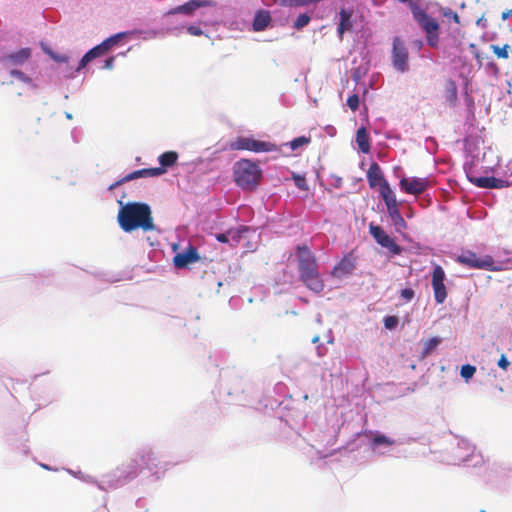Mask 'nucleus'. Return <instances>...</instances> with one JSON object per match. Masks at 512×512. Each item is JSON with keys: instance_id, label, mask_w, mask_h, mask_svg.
Here are the masks:
<instances>
[{"instance_id": "nucleus-22", "label": "nucleus", "mask_w": 512, "mask_h": 512, "mask_svg": "<svg viewBox=\"0 0 512 512\" xmlns=\"http://www.w3.org/2000/svg\"><path fill=\"white\" fill-rule=\"evenodd\" d=\"M271 16L268 11H259L253 20V29L255 31H263L269 25Z\"/></svg>"}, {"instance_id": "nucleus-34", "label": "nucleus", "mask_w": 512, "mask_h": 512, "mask_svg": "<svg viewBox=\"0 0 512 512\" xmlns=\"http://www.w3.org/2000/svg\"><path fill=\"white\" fill-rule=\"evenodd\" d=\"M10 69H11L10 70V75L12 77H16L17 79L21 80L24 83H30L31 82V79L26 74H24L22 71L17 70L15 68H10Z\"/></svg>"}, {"instance_id": "nucleus-23", "label": "nucleus", "mask_w": 512, "mask_h": 512, "mask_svg": "<svg viewBox=\"0 0 512 512\" xmlns=\"http://www.w3.org/2000/svg\"><path fill=\"white\" fill-rule=\"evenodd\" d=\"M356 142L363 153H368L370 151V138L364 127L357 130Z\"/></svg>"}, {"instance_id": "nucleus-29", "label": "nucleus", "mask_w": 512, "mask_h": 512, "mask_svg": "<svg viewBox=\"0 0 512 512\" xmlns=\"http://www.w3.org/2000/svg\"><path fill=\"white\" fill-rule=\"evenodd\" d=\"M311 142V137H306V136H300V137H297L295 139H293L289 145H290V148L292 150H296L298 149L299 147L301 146H304V145H307Z\"/></svg>"}, {"instance_id": "nucleus-12", "label": "nucleus", "mask_w": 512, "mask_h": 512, "mask_svg": "<svg viewBox=\"0 0 512 512\" xmlns=\"http://www.w3.org/2000/svg\"><path fill=\"white\" fill-rule=\"evenodd\" d=\"M388 214L390 218L392 219V222L398 229H404L406 228L407 224L402 217L399 208H398V202L396 199V196L394 193L388 194V196L383 198Z\"/></svg>"}, {"instance_id": "nucleus-24", "label": "nucleus", "mask_w": 512, "mask_h": 512, "mask_svg": "<svg viewBox=\"0 0 512 512\" xmlns=\"http://www.w3.org/2000/svg\"><path fill=\"white\" fill-rule=\"evenodd\" d=\"M156 457L154 454L150 451L145 452L139 456V458L136 460V463L140 469H149L152 470L154 467H156Z\"/></svg>"}, {"instance_id": "nucleus-26", "label": "nucleus", "mask_w": 512, "mask_h": 512, "mask_svg": "<svg viewBox=\"0 0 512 512\" xmlns=\"http://www.w3.org/2000/svg\"><path fill=\"white\" fill-rule=\"evenodd\" d=\"M490 49L498 59L506 60L509 58L510 47L508 44H504L503 46L492 44L490 45Z\"/></svg>"}, {"instance_id": "nucleus-51", "label": "nucleus", "mask_w": 512, "mask_h": 512, "mask_svg": "<svg viewBox=\"0 0 512 512\" xmlns=\"http://www.w3.org/2000/svg\"><path fill=\"white\" fill-rule=\"evenodd\" d=\"M422 45V42L419 41V43H416V46H421Z\"/></svg>"}, {"instance_id": "nucleus-41", "label": "nucleus", "mask_w": 512, "mask_h": 512, "mask_svg": "<svg viewBox=\"0 0 512 512\" xmlns=\"http://www.w3.org/2000/svg\"><path fill=\"white\" fill-rule=\"evenodd\" d=\"M447 89L450 94L451 100L454 101L457 97V88H456L455 83L453 81H449L447 84Z\"/></svg>"}, {"instance_id": "nucleus-25", "label": "nucleus", "mask_w": 512, "mask_h": 512, "mask_svg": "<svg viewBox=\"0 0 512 512\" xmlns=\"http://www.w3.org/2000/svg\"><path fill=\"white\" fill-rule=\"evenodd\" d=\"M177 160L178 153L175 151H167L159 156V163L164 169L173 166Z\"/></svg>"}, {"instance_id": "nucleus-18", "label": "nucleus", "mask_w": 512, "mask_h": 512, "mask_svg": "<svg viewBox=\"0 0 512 512\" xmlns=\"http://www.w3.org/2000/svg\"><path fill=\"white\" fill-rule=\"evenodd\" d=\"M248 231V228L241 226L237 229H230L225 233L216 234V239L221 243H230L231 247H235L239 244L243 234Z\"/></svg>"}, {"instance_id": "nucleus-44", "label": "nucleus", "mask_w": 512, "mask_h": 512, "mask_svg": "<svg viewBox=\"0 0 512 512\" xmlns=\"http://www.w3.org/2000/svg\"><path fill=\"white\" fill-rule=\"evenodd\" d=\"M469 47L473 50L476 60L481 65L483 57H482L481 53L476 50V45L472 43V44H470Z\"/></svg>"}, {"instance_id": "nucleus-14", "label": "nucleus", "mask_w": 512, "mask_h": 512, "mask_svg": "<svg viewBox=\"0 0 512 512\" xmlns=\"http://www.w3.org/2000/svg\"><path fill=\"white\" fill-rule=\"evenodd\" d=\"M31 53L32 51L30 48H21L18 51L3 56L2 63L7 68H16L28 61L31 57Z\"/></svg>"}, {"instance_id": "nucleus-35", "label": "nucleus", "mask_w": 512, "mask_h": 512, "mask_svg": "<svg viewBox=\"0 0 512 512\" xmlns=\"http://www.w3.org/2000/svg\"><path fill=\"white\" fill-rule=\"evenodd\" d=\"M347 105L352 111H357L359 108V97L357 94L350 95L347 99Z\"/></svg>"}, {"instance_id": "nucleus-5", "label": "nucleus", "mask_w": 512, "mask_h": 512, "mask_svg": "<svg viewBox=\"0 0 512 512\" xmlns=\"http://www.w3.org/2000/svg\"><path fill=\"white\" fill-rule=\"evenodd\" d=\"M122 36V33L115 34L104 40L99 45L90 49L80 60L79 65L76 68V72H79L81 69H83L93 59L106 54L114 45L119 42Z\"/></svg>"}, {"instance_id": "nucleus-39", "label": "nucleus", "mask_w": 512, "mask_h": 512, "mask_svg": "<svg viewBox=\"0 0 512 512\" xmlns=\"http://www.w3.org/2000/svg\"><path fill=\"white\" fill-rule=\"evenodd\" d=\"M49 55L54 61H56L58 63H66V62H68V59H69V57L65 54H57L54 52H49Z\"/></svg>"}, {"instance_id": "nucleus-28", "label": "nucleus", "mask_w": 512, "mask_h": 512, "mask_svg": "<svg viewBox=\"0 0 512 512\" xmlns=\"http://www.w3.org/2000/svg\"><path fill=\"white\" fill-rule=\"evenodd\" d=\"M440 343L437 337L431 338L424 342L423 356L429 355Z\"/></svg>"}, {"instance_id": "nucleus-13", "label": "nucleus", "mask_w": 512, "mask_h": 512, "mask_svg": "<svg viewBox=\"0 0 512 512\" xmlns=\"http://www.w3.org/2000/svg\"><path fill=\"white\" fill-rule=\"evenodd\" d=\"M200 259L197 248L189 245L183 252L175 254L173 264L178 269H184Z\"/></svg>"}, {"instance_id": "nucleus-45", "label": "nucleus", "mask_w": 512, "mask_h": 512, "mask_svg": "<svg viewBox=\"0 0 512 512\" xmlns=\"http://www.w3.org/2000/svg\"><path fill=\"white\" fill-rule=\"evenodd\" d=\"M126 182H127V180H124V177H123V178L119 179L118 181L114 182L113 184H111L108 189L112 191L115 188L119 187L120 185H122Z\"/></svg>"}, {"instance_id": "nucleus-4", "label": "nucleus", "mask_w": 512, "mask_h": 512, "mask_svg": "<svg viewBox=\"0 0 512 512\" xmlns=\"http://www.w3.org/2000/svg\"><path fill=\"white\" fill-rule=\"evenodd\" d=\"M228 147L233 151L246 150L255 153L277 151V145L272 142L256 140L253 137L245 136L235 138V140L229 143Z\"/></svg>"}, {"instance_id": "nucleus-15", "label": "nucleus", "mask_w": 512, "mask_h": 512, "mask_svg": "<svg viewBox=\"0 0 512 512\" xmlns=\"http://www.w3.org/2000/svg\"><path fill=\"white\" fill-rule=\"evenodd\" d=\"M300 279L310 290L320 293L324 289V282L318 272V267L300 273Z\"/></svg>"}, {"instance_id": "nucleus-9", "label": "nucleus", "mask_w": 512, "mask_h": 512, "mask_svg": "<svg viewBox=\"0 0 512 512\" xmlns=\"http://www.w3.org/2000/svg\"><path fill=\"white\" fill-rule=\"evenodd\" d=\"M370 234L374 237L375 241L382 247L388 249L393 255H399L402 252V248L398 245L394 239H392L382 227L374 224L369 226Z\"/></svg>"}, {"instance_id": "nucleus-20", "label": "nucleus", "mask_w": 512, "mask_h": 512, "mask_svg": "<svg viewBox=\"0 0 512 512\" xmlns=\"http://www.w3.org/2000/svg\"><path fill=\"white\" fill-rule=\"evenodd\" d=\"M352 15V10L341 9L339 12L340 22L337 28V32L340 40L343 39L345 32L351 31L353 28Z\"/></svg>"}, {"instance_id": "nucleus-16", "label": "nucleus", "mask_w": 512, "mask_h": 512, "mask_svg": "<svg viewBox=\"0 0 512 512\" xmlns=\"http://www.w3.org/2000/svg\"><path fill=\"white\" fill-rule=\"evenodd\" d=\"M298 254H299V274L318 267L317 261L315 256L312 254L310 249L303 245L298 247Z\"/></svg>"}, {"instance_id": "nucleus-49", "label": "nucleus", "mask_w": 512, "mask_h": 512, "mask_svg": "<svg viewBox=\"0 0 512 512\" xmlns=\"http://www.w3.org/2000/svg\"><path fill=\"white\" fill-rule=\"evenodd\" d=\"M491 66L495 68V70H498L497 65L495 63H491Z\"/></svg>"}, {"instance_id": "nucleus-8", "label": "nucleus", "mask_w": 512, "mask_h": 512, "mask_svg": "<svg viewBox=\"0 0 512 512\" xmlns=\"http://www.w3.org/2000/svg\"><path fill=\"white\" fill-rule=\"evenodd\" d=\"M445 272L440 265H435L432 272L431 285L434 299L437 304H443L447 298V290L444 284Z\"/></svg>"}, {"instance_id": "nucleus-37", "label": "nucleus", "mask_w": 512, "mask_h": 512, "mask_svg": "<svg viewBox=\"0 0 512 512\" xmlns=\"http://www.w3.org/2000/svg\"><path fill=\"white\" fill-rule=\"evenodd\" d=\"M145 171H147L148 177H156L159 175H162L166 172V169L161 167H155V168H145Z\"/></svg>"}, {"instance_id": "nucleus-7", "label": "nucleus", "mask_w": 512, "mask_h": 512, "mask_svg": "<svg viewBox=\"0 0 512 512\" xmlns=\"http://www.w3.org/2000/svg\"><path fill=\"white\" fill-rule=\"evenodd\" d=\"M367 180L371 188L379 186V192L382 198L388 196V194L394 193L389 183L384 178L380 166L376 162L370 165L367 171Z\"/></svg>"}, {"instance_id": "nucleus-36", "label": "nucleus", "mask_w": 512, "mask_h": 512, "mask_svg": "<svg viewBox=\"0 0 512 512\" xmlns=\"http://www.w3.org/2000/svg\"><path fill=\"white\" fill-rule=\"evenodd\" d=\"M398 323L399 319L396 316H387L384 318V326L389 330L396 328Z\"/></svg>"}, {"instance_id": "nucleus-32", "label": "nucleus", "mask_w": 512, "mask_h": 512, "mask_svg": "<svg viewBox=\"0 0 512 512\" xmlns=\"http://www.w3.org/2000/svg\"><path fill=\"white\" fill-rule=\"evenodd\" d=\"M280 4L285 7H299L310 4L309 0H280Z\"/></svg>"}, {"instance_id": "nucleus-2", "label": "nucleus", "mask_w": 512, "mask_h": 512, "mask_svg": "<svg viewBox=\"0 0 512 512\" xmlns=\"http://www.w3.org/2000/svg\"><path fill=\"white\" fill-rule=\"evenodd\" d=\"M233 176L235 183L240 188L253 191L260 184L262 171L256 163L248 159H241L234 164Z\"/></svg>"}, {"instance_id": "nucleus-46", "label": "nucleus", "mask_w": 512, "mask_h": 512, "mask_svg": "<svg viewBox=\"0 0 512 512\" xmlns=\"http://www.w3.org/2000/svg\"><path fill=\"white\" fill-rule=\"evenodd\" d=\"M114 61H115L114 57H109L108 59H106L105 60V64H104V68L105 69H112L113 66H114Z\"/></svg>"}, {"instance_id": "nucleus-42", "label": "nucleus", "mask_w": 512, "mask_h": 512, "mask_svg": "<svg viewBox=\"0 0 512 512\" xmlns=\"http://www.w3.org/2000/svg\"><path fill=\"white\" fill-rule=\"evenodd\" d=\"M187 32L190 35H193V36H201V35H203V31L199 27L194 26V25L188 26L187 27Z\"/></svg>"}, {"instance_id": "nucleus-52", "label": "nucleus", "mask_w": 512, "mask_h": 512, "mask_svg": "<svg viewBox=\"0 0 512 512\" xmlns=\"http://www.w3.org/2000/svg\"><path fill=\"white\" fill-rule=\"evenodd\" d=\"M480 512H486L485 510H481Z\"/></svg>"}, {"instance_id": "nucleus-1", "label": "nucleus", "mask_w": 512, "mask_h": 512, "mask_svg": "<svg viewBox=\"0 0 512 512\" xmlns=\"http://www.w3.org/2000/svg\"><path fill=\"white\" fill-rule=\"evenodd\" d=\"M121 208L118 213V223L125 232H131L138 228L144 231L154 229V223L151 216V209L148 204L132 202L123 205L119 201Z\"/></svg>"}, {"instance_id": "nucleus-30", "label": "nucleus", "mask_w": 512, "mask_h": 512, "mask_svg": "<svg viewBox=\"0 0 512 512\" xmlns=\"http://www.w3.org/2000/svg\"><path fill=\"white\" fill-rule=\"evenodd\" d=\"M476 372V367L470 364L463 365L460 370V375L466 381L471 379Z\"/></svg>"}, {"instance_id": "nucleus-31", "label": "nucleus", "mask_w": 512, "mask_h": 512, "mask_svg": "<svg viewBox=\"0 0 512 512\" xmlns=\"http://www.w3.org/2000/svg\"><path fill=\"white\" fill-rule=\"evenodd\" d=\"M310 22V16L303 13V14H300L297 19L295 20L294 22V25L293 27L297 30H300L302 29L303 27H305L306 25H308Z\"/></svg>"}, {"instance_id": "nucleus-6", "label": "nucleus", "mask_w": 512, "mask_h": 512, "mask_svg": "<svg viewBox=\"0 0 512 512\" xmlns=\"http://www.w3.org/2000/svg\"><path fill=\"white\" fill-rule=\"evenodd\" d=\"M457 262L473 269H485L489 271H499L500 268L494 266V259L487 255L483 258H479L476 253L468 251L457 257Z\"/></svg>"}, {"instance_id": "nucleus-17", "label": "nucleus", "mask_w": 512, "mask_h": 512, "mask_svg": "<svg viewBox=\"0 0 512 512\" xmlns=\"http://www.w3.org/2000/svg\"><path fill=\"white\" fill-rule=\"evenodd\" d=\"M211 2L208 0H190L183 5H179L177 7L172 8L167 12L168 15H174V14H186V15H193L194 12L201 8V7H207L210 6Z\"/></svg>"}, {"instance_id": "nucleus-47", "label": "nucleus", "mask_w": 512, "mask_h": 512, "mask_svg": "<svg viewBox=\"0 0 512 512\" xmlns=\"http://www.w3.org/2000/svg\"><path fill=\"white\" fill-rule=\"evenodd\" d=\"M318 341H319V336L313 337V339H312L313 343H317Z\"/></svg>"}, {"instance_id": "nucleus-38", "label": "nucleus", "mask_w": 512, "mask_h": 512, "mask_svg": "<svg viewBox=\"0 0 512 512\" xmlns=\"http://www.w3.org/2000/svg\"><path fill=\"white\" fill-rule=\"evenodd\" d=\"M295 185L301 190H307V183L304 176L293 175Z\"/></svg>"}, {"instance_id": "nucleus-3", "label": "nucleus", "mask_w": 512, "mask_h": 512, "mask_svg": "<svg viewBox=\"0 0 512 512\" xmlns=\"http://www.w3.org/2000/svg\"><path fill=\"white\" fill-rule=\"evenodd\" d=\"M411 9L415 20L426 32L428 44L432 47H436L439 41L438 22L415 4H411Z\"/></svg>"}, {"instance_id": "nucleus-27", "label": "nucleus", "mask_w": 512, "mask_h": 512, "mask_svg": "<svg viewBox=\"0 0 512 512\" xmlns=\"http://www.w3.org/2000/svg\"><path fill=\"white\" fill-rule=\"evenodd\" d=\"M394 444L395 441L393 439H390L389 437L382 434H376L371 440L372 448H376L380 445L393 446Z\"/></svg>"}, {"instance_id": "nucleus-43", "label": "nucleus", "mask_w": 512, "mask_h": 512, "mask_svg": "<svg viewBox=\"0 0 512 512\" xmlns=\"http://www.w3.org/2000/svg\"><path fill=\"white\" fill-rule=\"evenodd\" d=\"M498 366L503 370H507V368L510 366V362L505 355H502L498 360Z\"/></svg>"}, {"instance_id": "nucleus-48", "label": "nucleus", "mask_w": 512, "mask_h": 512, "mask_svg": "<svg viewBox=\"0 0 512 512\" xmlns=\"http://www.w3.org/2000/svg\"><path fill=\"white\" fill-rule=\"evenodd\" d=\"M509 16V13H503V19H506Z\"/></svg>"}, {"instance_id": "nucleus-11", "label": "nucleus", "mask_w": 512, "mask_h": 512, "mask_svg": "<svg viewBox=\"0 0 512 512\" xmlns=\"http://www.w3.org/2000/svg\"><path fill=\"white\" fill-rule=\"evenodd\" d=\"M400 188L407 194L420 195L430 186L427 178H402L399 182Z\"/></svg>"}, {"instance_id": "nucleus-10", "label": "nucleus", "mask_w": 512, "mask_h": 512, "mask_svg": "<svg viewBox=\"0 0 512 512\" xmlns=\"http://www.w3.org/2000/svg\"><path fill=\"white\" fill-rule=\"evenodd\" d=\"M392 62L394 68L399 72H406L409 68L407 48L398 37L393 40Z\"/></svg>"}, {"instance_id": "nucleus-40", "label": "nucleus", "mask_w": 512, "mask_h": 512, "mask_svg": "<svg viewBox=\"0 0 512 512\" xmlns=\"http://www.w3.org/2000/svg\"><path fill=\"white\" fill-rule=\"evenodd\" d=\"M400 294L406 301H411L415 296V292L411 288L402 289Z\"/></svg>"}, {"instance_id": "nucleus-50", "label": "nucleus", "mask_w": 512, "mask_h": 512, "mask_svg": "<svg viewBox=\"0 0 512 512\" xmlns=\"http://www.w3.org/2000/svg\"><path fill=\"white\" fill-rule=\"evenodd\" d=\"M422 45V42L419 41V43H416V46H421Z\"/></svg>"}, {"instance_id": "nucleus-19", "label": "nucleus", "mask_w": 512, "mask_h": 512, "mask_svg": "<svg viewBox=\"0 0 512 512\" xmlns=\"http://www.w3.org/2000/svg\"><path fill=\"white\" fill-rule=\"evenodd\" d=\"M470 181L473 184H475L477 187L487 188V189H492V188L500 189V188L508 187V185H509V183L506 180L499 179V178H496L493 176H491V177H473V178H470Z\"/></svg>"}, {"instance_id": "nucleus-21", "label": "nucleus", "mask_w": 512, "mask_h": 512, "mask_svg": "<svg viewBox=\"0 0 512 512\" xmlns=\"http://www.w3.org/2000/svg\"><path fill=\"white\" fill-rule=\"evenodd\" d=\"M355 269V258L351 255L345 256L333 269V274L340 277L352 273Z\"/></svg>"}, {"instance_id": "nucleus-33", "label": "nucleus", "mask_w": 512, "mask_h": 512, "mask_svg": "<svg viewBox=\"0 0 512 512\" xmlns=\"http://www.w3.org/2000/svg\"><path fill=\"white\" fill-rule=\"evenodd\" d=\"M141 177H148L145 168L129 173L128 175L124 176V180H127V182H129L131 180L138 179Z\"/></svg>"}]
</instances>
